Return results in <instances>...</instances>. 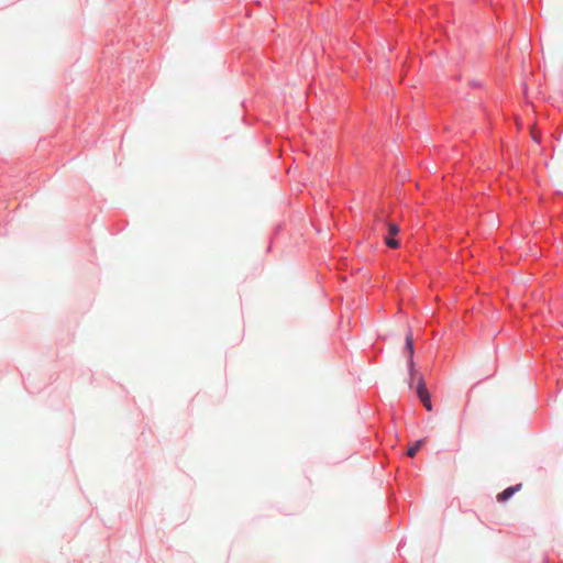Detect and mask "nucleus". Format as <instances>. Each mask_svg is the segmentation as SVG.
Wrapping results in <instances>:
<instances>
[{"instance_id":"obj_1","label":"nucleus","mask_w":563,"mask_h":563,"mask_svg":"<svg viewBox=\"0 0 563 563\" xmlns=\"http://www.w3.org/2000/svg\"><path fill=\"white\" fill-rule=\"evenodd\" d=\"M405 350L408 353V369H409V374H410L411 379H413V377L416 375V368H415V363H413V351H415L413 350V339H412L411 334H407L406 335Z\"/></svg>"},{"instance_id":"obj_2","label":"nucleus","mask_w":563,"mask_h":563,"mask_svg":"<svg viewBox=\"0 0 563 563\" xmlns=\"http://www.w3.org/2000/svg\"><path fill=\"white\" fill-rule=\"evenodd\" d=\"M400 229L396 223L388 224V235L385 238V242L389 247L396 249L399 246V242L395 239Z\"/></svg>"},{"instance_id":"obj_3","label":"nucleus","mask_w":563,"mask_h":563,"mask_svg":"<svg viewBox=\"0 0 563 563\" xmlns=\"http://www.w3.org/2000/svg\"><path fill=\"white\" fill-rule=\"evenodd\" d=\"M521 488V485H516L506 488L504 492L497 495V500L503 503L509 499L516 492H518Z\"/></svg>"},{"instance_id":"obj_4","label":"nucleus","mask_w":563,"mask_h":563,"mask_svg":"<svg viewBox=\"0 0 563 563\" xmlns=\"http://www.w3.org/2000/svg\"><path fill=\"white\" fill-rule=\"evenodd\" d=\"M428 394H429V391L427 389L424 380L420 377L418 380V385H417V395L420 398V397H426V395H428Z\"/></svg>"},{"instance_id":"obj_5","label":"nucleus","mask_w":563,"mask_h":563,"mask_svg":"<svg viewBox=\"0 0 563 563\" xmlns=\"http://www.w3.org/2000/svg\"><path fill=\"white\" fill-rule=\"evenodd\" d=\"M422 443L423 442L421 440H419L411 448H409V450L407 452L408 456L413 457L417 454V452L419 451V449L421 448Z\"/></svg>"},{"instance_id":"obj_6","label":"nucleus","mask_w":563,"mask_h":563,"mask_svg":"<svg viewBox=\"0 0 563 563\" xmlns=\"http://www.w3.org/2000/svg\"><path fill=\"white\" fill-rule=\"evenodd\" d=\"M419 399L421 400V402L423 404L424 408L428 411L432 410V404H431V399H430V394L426 395V397H420Z\"/></svg>"},{"instance_id":"obj_7","label":"nucleus","mask_w":563,"mask_h":563,"mask_svg":"<svg viewBox=\"0 0 563 563\" xmlns=\"http://www.w3.org/2000/svg\"><path fill=\"white\" fill-rule=\"evenodd\" d=\"M531 136H532V139H533L534 141H537V142L539 141L540 135H539V134H538L533 129H532V131H531Z\"/></svg>"}]
</instances>
